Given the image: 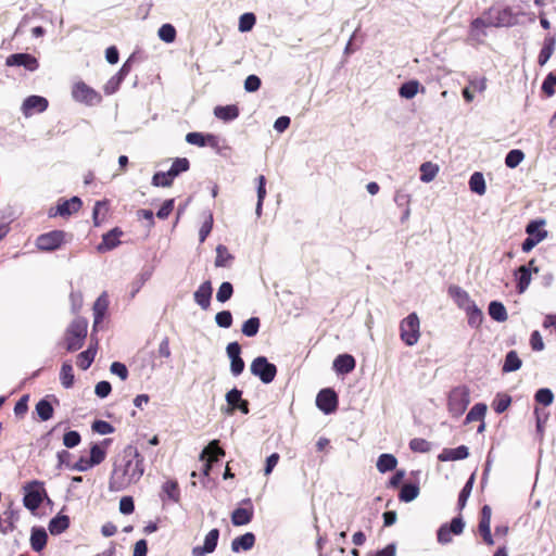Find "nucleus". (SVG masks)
<instances>
[{
    "label": "nucleus",
    "mask_w": 556,
    "mask_h": 556,
    "mask_svg": "<svg viewBox=\"0 0 556 556\" xmlns=\"http://www.w3.org/2000/svg\"><path fill=\"white\" fill-rule=\"evenodd\" d=\"M144 473V458L138 448L128 444L114 465L109 479V490L121 492L140 481Z\"/></svg>",
    "instance_id": "obj_1"
},
{
    "label": "nucleus",
    "mask_w": 556,
    "mask_h": 556,
    "mask_svg": "<svg viewBox=\"0 0 556 556\" xmlns=\"http://www.w3.org/2000/svg\"><path fill=\"white\" fill-rule=\"evenodd\" d=\"M71 239V233L61 229H55L39 235L36 238L35 245L40 252H53L61 249L63 245L70 242Z\"/></svg>",
    "instance_id": "obj_2"
},
{
    "label": "nucleus",
    "mask_w": 556,
    "mask_h": 556,
    "mask_svg": "<svg viewBox=\"0 0 556 556\" xmlns=\"http://www.w3.org/2000/svg\"><path fill=\"white\" fill-rule=\"evenodd\" d=\"M88 333V320L84 317L75 318L67 327L64 336L66 348H81Z\"/></svg>",
    "instance_id": "obj_3"
},
{
    "label": "nucleus",
    "mask_w": 556,
    "mask_h": 556,
    "mask_svg": "<svg viewBox=\"0 0 556 556\" xmlns=\"http://www.w3.org/2000/svg\"><path fill=\"white\" fill-rule=\"evenodd\" d=\"M400 336L406 345H414L420 337V320L416 313H410L400 324Z\"/></svg>",
    "instance_id": "obj_4"
},
{
    "label": "nucleus",
    "mask_w": 556,
    "mask_h": 556,
    "mask_svg": "<svg viewBox=\"0 0 556 556\" xmlns=\"http://www.w3.org/2000/svg\"><path fill=\"white\" fill-rule=\"evenodd\" d=\"M469 390L465 386L454 388L448 395V412L453 417L462 416L469 405Z\"/></svg>",
    "instance_id": "obj_5"
},
{
    "label": "nucleus",
    "mask_w": 556,
    "mask_h": 556,
    "mask_svg": "<svg viewBox=\"0 0 556 556\" xmlns=\"http://www.w3.org/2000/svg\"><path fill=\"white\" fill-rule=\"evenodd\" d=\"M24 490V506L30 511L37 510L42 503L43 496H47L43 483L35 480L25 485Z\"/></svg>",
    "instance_id": "obj_6"
},
{
    "label": "nucleus",
    "mask_w": 556,
    "mask_h": 556,
    "mask_svg": "<svg viewBox=\"0 0 556 556\" xmlns=\"http://www.w3.org/2000/svg\"><path fill=\"white\" fill-rule=\"evenodd\" d=\"M251 372L263 383H270L276 377L277 368L266 357L258 356L251 364Z\"/></svg>",
    "instance_id": "obj_7"
},
{
    "label": "nucleus",
    "mask_w": 556,
    "mask_h": 556,
    "mask_svg": "<svg viewBox=\"0 0 556 556\" xmlns=\"http://www.w3.org/2000/svg\"><path fill=\"white\" fill-rule=\"evenodd\" d=\"M83 206V201L78 197L71 199H60L55 207H51L49 211L50 217L62 216L68 217L74 213H77Z\"/></svg>",
    "instance_id": "obj_8"
},
{
    "label": "nucleus",
    "mask_w": 556,
    "mask_h": 556,
    "mask_svg": "<svg viewBox=\"0 0 556 556\" xmlns=\"http://www.w3.org/2000/svg\"><path fill=\"white\" fill-rule=\"evenodd\" d=\"M534 263L535 261L531 260L527 265H521L514 271L516 290L519 294L525 293L528 289L532 279V273L539 271V268L534 267Z\"/></svg>",
    "instance_id": "obj_9"
},
{
    "label": "nucleus",
    "mask_w": 556,
    "mask_h": 556,
    "mask_svg": "<svg viewBox=\"0 0 556 556\" xmlns=\"http://www.w3.org/2000/svg\"><path fill=\"white\" fill-rule=\"evenodd\" d=\"M73 98L76 101L92 105L101 101V96L87 84L79 81L74 85L72 90Z\"/></svg>",
    "instance_id": "obj_10"
},
{
    "label": "nucleus",
    "mask_w": 556,
    "mask_h": 556,
    "mask_svg": "<svg viewBox=\"0 0 556 556\" xmlns=\"http://www.w3.org/2000/svg\"><path fill=\"white\" fill-rule=\"evenodd\" d=\"M465 523L460 517L453 518L450 526L442 525L437 533L438 542L447 544L452 541V534L458 535L463 532Z\"/></svg>",
    "instance_id": "obj_11"
},
{
    "label": "nucleus",
    "mask_w": 556,
    "mask_h": 556,
    "mask_svg": "<svg viewBox=\"0 0 556 556\" xmlns=\"http://www.w3.org/2000/svg\"><path fill=\"white\" fill-rule=\"evenodd\" d=\"M219 535H220V532L216 528L208 531V533L204 538L203 544L192 547L191 555L192 556H206L208 554H212L217 547Z\"/></svg>",
    "instance_id": "obj_12"
},
{
    "label": "nucleus",
    "mask_w": 556,
    "mask_h": 556,
    "mask_svg": "<svg viewBox=\"0 0 556 556\" xmlns=\"http://www.w3.org/2000/svg\"><path fill=\"white\" fill-rule=\"evenodd\" d=\"M515 16L509 8L489 9V26L496 27L509 26L514 23Z\"/></svg>",
    "instance_id": "obj_13"
},
{
    "label": "nucleus",
    "mask_w": 556,
    "mask_h": 556,
    "mask_svg": "<svg viewBox=\"0 0 556 556\" xmlns=\"http://www.w3.org/2000/svg\"><path fill=\"white\" fill-rule=\"evenodd\" d=\"M317 407L325 414L333 413L338 407V395L332 389H323L316 396Z\"/></svg>",
    "instance_id": "obj_14"
},
{
    "label": "nucleus",
    "mask_w": 556,
    "mask_h": 556,
    "mask_svg": "<svg viewBox=\"0 0 556 556\" xmlns=\"http://www.w3.org/2000/svg\"><path fill=\"white\" fill-rule=\"evenodd\" d=\"M7 66H23L27 71L34 72L39 67L38 60L29 53H14L7 58Z\"/></svg>",
    "instance_id": "obj_15"
},
{
    "label": "nucleus",
    "mask_w": 556,
    "mask_h": 556,
    "mask_svg": "<svg viewBox=\"0 0 556 556\" xmlns=\"http://www.w3.org/2000/svg\"><path fill=\"white\" fill-rule=\"evenodd\" d=\"M225 452L224 450L218 445V441L214 440L212 441L202 452L200 455V459L204 460L206 457V463L204 464V475L208 476V472L212 468V464L214 462L218 460L219 456H224Z\"/></svg>",
    "instance_id": "obj_16"
},
{
    "label": "nucleus",
    "mask_w": 556,
    "mask_h": 556,
    "mask_svg": "<svg viewBox=\"0 0 556 556\" xmlns=\"http://www.w3.org/2000/svg\"><path fill=\"white\" fill-rule=\"evenodd\" d=\"M109 304L110 301L106 292H103L93 303V331H96L103 321L109 308Z\"/></svg>",
    "instance_id": "obj_17"
},
{
    "label": "nucleus",
    "mask_w": 556,
    "mask_h": 556,
    "mask_svg": "<svg viewBox=\"0 0 556 556\" xmlns=\"http://www.w3.org/2000/svg\"><path fill=\"white\" fill-rule=\"evenodd\" d=\"M48 100L40 96H29L23 102V112L26 116L33 115L34 113H41L48 108Z\"/></svg>",
    "instance_id": "obj_18"
},
{
    "label": "nucleus",
    "mask_w": 556,
    "mask_h": 556,
    "mask_svg": "<svg viewBox=\"0 0 556 556\" xmlns=\"http://www.w3.org/2000/svg\"><path fill=\"white\" fill-rule=\"evenodd\" d=\"M212 283L210 280L204 281L200 285L198 290L194 292V301L199 304L203 309H207L211 305L212 299Z\"/></svg>",
    "instance_id": "obj_19"
},
{
    "label": "nucleus",
    "mask_w": 556,
    "mask_h": 556,
    "mask_svg": "<svg viewBox=\"0 0 556 556\" xmlns=\"http://www.w3.org/2000/svg\"><path fill=\"white\" fill-rule=\"evenodd\" d=\"M447 293L454 300L457 306L464 311L469 309V306L473 304L468 293L458 286H450Z\"/></svg>",
    "instance_id": "obj_20"
},
{
    "label": "nucleus",
    "mask_w": 556,
    "mask_h": 556,
    "mask_svg": "<svg viewBox=\"0 0 556 556\" xmlns=\"http://www.w3.org/2000/svg\"><path fill=\"white\" fill-rule=\"evenodd\" d=\"M20 519L18 510L9 508L0 516V532L8 534L15 528V522Z\"/></svg>",
    "instance_id": "obj_21"
},
{
    "label": "nucleus",
    "mask_w": 556,
    "mask_h": 556,
    "mask_svg": "<svg viewBox=\"0 0 556 556\" xmlns=\"http://www.w3.org/2000/svg\"><path fill=\"white\" fill-rule=\"evenodd\" d=\"M355 368V359L350 354H341L333 362V369L339 375H346Z\"/></svg>",
    "instance_id": "obj_22"
},
{
    "label": "nucleus",
    "mask_w": 556,
    "mask_h": 556,
    "mask_svg": "<svg viewBox=\"0 0 556 556\" xmlns=\"http://www.w3.org/2000/svg\"><path fill=\"white\" fill-rule=\"evenodd\" d=\"M255 544V535L252 532H247L243 535L237 536L231 542V551L239 553L241 551H250Z\"/></svg>",
    "instance_id": "obj_23"
},
{
    "label": "nucleus",
    "mask_w": 556,
    "mask_h": 556,
    "mask_svg": "<svg viewBox=\"0 0 556 556\" xmlns=\"http://www.w3.org/2000/svg\"><path fill=\"white\" fill-rule=\"evenodd\" d=\"M186 141L190 144H194L198 147H216L217 146V139L214 135H203L202 132H189L186 136Z\"/></svg>",
    "instance_id": "obj_24"
},
{
    "label": "nucleus",
    "mask_w": 556,
    "mask_h": 556,
    "mask_svg": "<svg viewBox=\"0 0 556 556\" xmlns=\"http://www.w3.org/2000/svg\"><path fill=\"white\" fill-rule=\"evenodd\" d=\"M468 447L465 445L455 448H444L438 456L441 462L460 460L468 456Z\"/></svg>",
    "instance_id": "obj_25"
},
{
    "label": "nucleus",
    "mask_w": 556,
    "mask_h": 556,
    "mask_svg": "<svg viewBox=\"0 0 556 556\" xmlns=\"http://www.w3.org/2000/svg\"><path fill=\"white\" fill-rule=\"evenodd\" d=\"M122 235L123 231L117 227L104 233L99 250H112L116 248L121 243L119 238Z\"/></svg>",
    "instance_id": "obj_26"
},
{
    "label": "nucleus",
    "mask_w": 556,
    "mask_h": 556,
    "mask_svg": "<svg viewBox=\"0 0 556 556\" xmlns=\"http://www.w3.org/2000/svg\"><path fill=\"white\" fill-rule=\"evenodd\" d=\"M161 498H162L163 502H165L166 498L172 501V502H174V503H177L179 501V498H180V490H179L177 481H175V480H167L162 485Z\"/></svg>",
    "instance_id": "obj_27"
},
{
    "label": "nucleus",
    "mask_w": 556,
    "mask_h": 556,
    "mask_svg": "<svg viewBox=\"0 0 556 556\" xmlns=\"http://www.w3.org/2000/svg\"><path fill=\"white\" fill-rule=\"evenodd\" d=\"M253 518V508H236L231 514V522L233 526H245L251 522Z\"/></svg>",
    "instance_id": "obj_28"
},
{
    "label": "nucleus",
    "mask_w": 556,
    "mask_h": 556,
    "mask_svg": "<svg viewBox=\"0 0 556 556\" xmlns=\"http://www.w3.org/2000/svg\"><path fill=\"white\" fill-rule=\"evenodd\" d=\"M556 45V39L554 36H547L544 39L543 47L539 53L538 56V63L543 66L547 63V61L551 59L552 54L554 53Z\"/></svg>",
    "instance_id": "obj_29"
},
{
    "label": "nucleus",
    "mask_w": 556,
    "mask_h": 556,
    "mask_svg": "<svg viewBox=\"0 0 556 556\" xmlns=\"http://www.w3.org/2000/svg\"><path fill=\"white\" fill-rule=\"evenodd\" d=\"M214 115L224 122L233 121L239 116V108L235 104L219 105L214 109Z\"/></svg>",
    "instance_id": "obj_30"
},
{
    "label": "nucleus",
    "mask_w": 556,
    "mask_h": 556,
    "mask_svg": "<svg viewBox=\"0 0 556 556\" xmlns=\"http://www.w3.org/2000/svg\"><path fill=\"white\" fill-rule=\"evenodd\" d=\"M48 535L43 528H33L30 535V545L35 552H40L47 544Z\"/></svg>",
    "instance_id": "obj_31"
},
{
    "label": "nucleus",
    "mask_w": 556,
    "mask_h": 556,
    "mask_svg": "<svg viewBox=\"0 0 556 556\" xmlns=\"http://www.w3.org/2000/svg\"><path fill=\"white\" fill-rule=\"evenodd\" d=\"M70 527V518L66 515H58L53 517L48 526L52 535H59Z\"/></svg>",
    "instance_id": "obj_32"
},
{
    "label": "nucleus",
    "mask_w": 556,
    "mask_h": 556,
    "mask_svg": "<svg viewBox=\"0 0 556 556\" xmlns=\"http://www.w3.org/2000/svg\"><path fill=\"white\" fill-rule=\"evenodd\" d=\"M489 316L498 323H503L507 319L506 307L500 301H491L489 303Z\"/></svg>",
    "instance_id": "obj_33"
},
{
    "label": "nucleus",
    "mask_w": 556,
    "mask_h": 556,
    "mask_svg": "<svg viewBox=\"0 0 556 556\" xmlns=\"http://www.w3.org/2000/svg\"><path fill=\"white\" fill-rule=\"evenodd\" d=\"M60 381L65 389H71L74 386V370L71 362H64L60 371Z\"/></svg>",
    "instance_id": "obj_34"
},
{
    "label": "nucleus",
    "mask_w": 556,
    "mask_h": 556,
    "mask_svg": "<svg viewBox=\"0 0 556 556\" xmlns=\"http://www.w3.org/2000/svg\"><path fill=\"white\" fill-rule=\"evenodd\" d=\"M396 465L397 459L392 454H381L377 460V469L381 473L395 469Z\"/></svg>",
    "instance_id": "obj_35"
},
{
    "label": "nucleus",
    "mask_w": 556,
    "mask_h": 556,
    "mask_svg": "<svg viewBox=\"0 0 556 556\" xmlns=\"http://www.w3.org/2000/svg\"><path fill=\"white\" fill-rule=\"evenodd\" d=\"M241 350H227L230 358V369L233 376H239L244 369V362L240 356Z\"/></svg>",
    "instance_id": "obj_36"
},
{
    "label": "nucleus",
    "mask_w": 556,
    "mask_h": 556,
    "mask_svg": "<svg viewBox=\"0 0 556 556\" xmlns=\"http://www.w3.org/2000/svg\"><path fill=\"white\" fill-rule=\"evenodd\" d=\"M419 495V486L416 483H406L402 486L399 498L402 502L409 503Z\"/></svg>",
    "instance_id": "obj_37"
},
{
    "label": "nucleus",
    "mask_w": 556,
    "mask_h": 556,
    "mask_svg": "<svg viewBox=\"0 0 556 556\" xmlns=\"http://www.w3.org/2000/svg\"><path fill=\"white\" fill-rule=\"evenodd\" d=\"M36 413L42 421H47L53 416V407L48 400L42 399L36 404Z\"/></svg>",
    "instance_id": "obj_38"
},
{
    "label": "nucleus",
    "mask_w": 556,
    "mask_h": 556,
    "mask_svg": "<svg viewBox=\"0 0 556 556\" xmlns=\"http://www.w3.org/2000/svg\"><path fill=\"white\" fill-rule=\"evenodd\" d=\"M439 172V167L437 164L431 162L422 163L420 166V179L424 182H430L434 179Z\"/></svg>",
    "instance_id": "obj_39"
},
{
    "label": "nucleus",
    "mask_w": 556,
    "mask_h": 556,
    "mask_svg": "<svg viewBox=\"0 0 556 556\" xmlns=\"http://www.w3.org/2000/svg\"><path fill=\"white\" fill-rule=\"evenodd\" d=\"M96 354L97 350H84L81 353L77 355V366L83 370L88 369L93 363Z\"/></svg>",
    "instance_id": "obj_40"
},
{
    "label": "nucleus",
    "mask_w": 556,
    "mask_h": 556,
    "mask_svg": "<svg viewBox=\"0 0 556 556\" xmlns=\"http://www.w3.org/2000/svg\"><path fill=\"white\" fill-rule=\"evenodd\" d=\"M242 401V391L233 388L226 394V402L228 404L227 413L231 414L233 410L237 409V406Z\"/></svg>",
    "instance_id": "obj_41"
},
{
    "label": "nucleus",
    "mask_w": 556,
    "mask_h": 556,
    "mask_svg": "<svg viewBox=\"0 0 556 556\" xmlns=\"http://www.w3.org/2000/svg\"><path fill=\"white\" fill-rule=\"evenodd\" d=\"M109 207L106 201H97L93 206L92 218L96 226H99L106 217Z\"/></svg>",
    "instance_id": "obj_42"
},
{
    "label": "nucleus",
    "mask_w": 556,
    "mask_h": 556,
    "mask_svg": "<svg viewBox=\"0 0 556 556\" xmlns=\"http://www.w3.org/2000/svg\"><path fill=\"white\" fill-rule=\"evenodd\" d=\"M469 188L472 192L478 194H483L485 191V181L483 174L480 172H476L471 175L469 180Z\"/></svg>",
    "instance_id": "obj_43"
},
{
    "label": "nucleus",
    "mask_w": 556,
    "mask_h": 556,
    "mask_svg": "<svg viewBox=\"0 0 556 556\" xmlns=\"http://www.w3.org/2000/svg\"><path fill=\"white\" fill-rule=\"evenodd\" d=\"M419 86L420 84L418 80H409L400 87L399 94L402 98L412 99L417 94Z\"/></svg>",
    "instance_id": "obj_44"
},
{
    "label": "nucleus",
    "mask_w": 556,
    "mask_h": 556,
    "mask_svg": "<svg viewBox=\"0 0 556 556\" xmlns=\"http://www.w3.org/2000/svg\"><path fill=\"white\" fill-rule=\"evenodd\" d=\"M465 312L468 318V324L471 327H479L482 324V311L478 308L475 303L471 306H469V309H465Z\"/></svg>",
    "instance_id": "obj_45"
},
{
    "label": "nucleus",
    "mask_w": 556,
    "mask_h": 556,
    "mask_svg": "<svg viewBox=\"0 0 556 556\" xmlns=\"http://www.w3.org/2000/svg\"><path fill=\"white\" fill-rule=\"evenodd\" d=\"M525 159V153L519 149L510 150L505 157V165L508 168L517 167Z\"/></svg>",
    "instance_id": "obj_46"
},
{
    "label": "nucleus",
    "mask_w": 556,
    "mask_h": 556,
    "mask_svg": "<svg viewBox=\"0 0 556 556\" xmlns=\"http://www.w3.org/2000/svg\"><path fill=\"white\" fill-rule=\"evenodd\" d=\"M521 366V361L516 354L515 351H510L505 358L504 365H503V371L504 372H510L519 369Z\"/></svg>",
    "instance_id": "obj_47"
},
{
    "label": "nucleus",
    "mask_w": 556,
    "mask_h": 556,
    "mask_svg": "<svg viewBox=\"0 0 556 556\" xmlns=\"http://www.w3.org/2000/svg\"><path fill=\"white\" fill-rule=\"evenodd\" d=\"M547 237V231L542 230V232H538L535 237H527L522 244L521 250L523 252H530L536 244L543 241Z\"/></svg>",
    "instance_id": "obj_48"
},
{
    "label": "nucleus",
    "mask_w": 556,
    "mask_h": 556,
    "mask_svg": "<svg viewBox=\"0 0 556 556\" xmlns=\"http://www.w3.org/2000/svg\"><path fill=\"white\" fill-rule=\"evenodd\" d=\"M230 260H232V255L228 252V249L225 245L219 244L216 248L215 266L226 267Z\"/></svg>",
    "instance_id": "obj_49"
},
{
    "label": "nucleus",
    "mask_w": 556,
    "mask_h": 556,
    "mask_svg": "<svg viewBox=\"0 0 556 556\" xmlns=\"http://www.w3.org/2000/svg\"><path fill=\"white\" fill-rule=\"evenodd\" d=\"M511 397L508 394H497L493 400L492 406L497 414L504 413L510 405Z\"/></svg>",
    "instance_id": "obj_50"
},
{
    "label": "nucleus",
    "mask_w": 556,
    "mask_h": 556,
    "mask_svg": "<svg viewBox=\"0 0 556 556\" xmlns=\"http://www.w3.org/2000/svg\"><path fill=\"white\" fill-rule=\"evenodd\" d=\"M106 456V452L99 444H93L90 448L89 463L92 467L101 464Z\"/></svg>",
    "instance_id": "obj_51"
},
{
    "label": "nucleus",
    "mask_w": 556,
    "mask_h": 556,
    "mask_svg": "<svg viewBox=\"0 0 556 556\" xmlns=\"http://www.w3.org/2000/svg\"><path fill=\"white\" fill-rule=\"evenodd\" d=\"M174 177L169 172H157L152 177V185L155 187H169L172 186Z\"/></svg>",
    "instance_id": "obj_52"
},
{
    "label": "nucleus",
    "mask_w": 556,
    "mask_h": 556,
    "mask_svg": "<svg viewBox=\"0 0 556 556\" xmlns=\"http://www.w3.org/2000/svg\"><path fill=\"white\" fill-rule=\"evenodd\" d=\"M189 166H190V163H189L188 159H186V157H178V159H176L173 162V164H172L170 168L168 169V172L175 178L180 173L188 170Z\"/></svg>",
    "instance_id": "obj_53"
},
{
    "label": "nucleus",
    "mask_w": 556,
    "mask_h": 556,
    "mask_svg": "<svg viewBox=\"0 0 556 556\" xmlns=\"http://www.w3.org/2000/svg\"><path fill=\"white\" fill-rule=\"evenodd\" d=\"M257 204H256V213L257 215H261L263 201L266 197V178L265 176L261 175L257 178Z\"/></svg>",
    "instance_id": "obj_54"
},
{
    "label": "nucleus",
    "mask_w": 556,
    "mask_h": 556,
    "mask_svg": "<svg viewBox=\"0 0 556 556\" xmlns=\"http://www.w3.org/2000/svg\"><path fill=\"white\" fill-rule=\"evenodd\" d=\"M486 405L483 403L476 404L467 414L466 422L469 424L471 421L481 420L485 414Z\"/></svg>",
    "instance_id": "obj_55"
},
{
    "label": "nucleus",
    "mask_w": 556,
    "mask_h": 556,
    "mask_svg": "<svg viewBox=\"0 0 556 556\" xmlns=\"http://www.w3.org/2000/svg\"><path fill=\"white\" fill-rule=\"evenodd\" d=\"M159 37L167 42V43H170L173 41H175L176 39V29L173 25L170 24H164L160 27L159 29Z\"/></svg>",
    "instance_id": "obj_56"
},
{
    "label": "nucleus",
    "mask_w": 556,
    "mask_h": 556,
    "mask_svg": "<svg viewBox=\"0 0 556 556\" xmlns=\"http://www.w3.org/2000/svg\"><path fill=\"white\" fill-rule=\"evenodd\" d=\"M232 293H233V287L230 282H223L219 288H218V291L216 293V300L220 303H225L226 301H228L231 296H232Z\"/></svg>",
    "instance_id": "obj_57"
},
{
    "label": "nucleus",
    "mask_w": 556,
    "mask_h": 556,
    "mask_svg": "<svg viewBox=\"0 0 556 556\" xmlns=\"http://www.w3.org/2000/svg\"><path fill=\"white\" fill-rule=\"evenodd\" d=\"M256 17L253 13H244L239 18V30L241 33L250 31L255 25Z\"/></svg>",
    "instance_id": "obj_58"
},
{
    "label": "nucleus",
    "mask_w": 556,
    "mask_h": 556,
    "mask_svg": "<svg viewBox=\"0 0 556 556\" xmlns=\"http://www.w3.org/2000/svg\"><path fill=\"white\" fill-rule=\"evenodd\" d=\"M260 328V319L257 317H251L244 321L242 326V333L247 337H253L257 333Z\"/></svg>",
    "instance_id": "obj_59"
},
{
    "label": "nucleus",
    "mask_w": 556,
    "mask_h": 556,
    "mask_svg": "<svg viewBox=\"0 0 556 556\" xmlns=\"http://www.w3.org/2000/svg\"><path fill=\"white\" fill-rule=\"evenodd\" d=\"M483 84L482 83H471L469 86H467L466 88H464L463 90V97L465 98V100L467 102H471L475 98V93L476 92H479V93H482L483 92Z\"/></svg>",
    "instance_id": "obj_60"
},
{
    "label": "nucleus",
    "mask_w": 556,
    "mask_h": 556,
    "mask_svg": "<svg viewBox=\"0 0 556 556\" xmlns=\"http://www.w3.org/2000/svg\"><path fill=\"white\" fill-rule=\"evenodd\" d=\"M535 401L544 406H548L554 401L553 392L547 388H542L535 393Z\"/></svg>",
    "instance_id": "obj_61"
},
{
    "label": "nucleus",
    "mask_w": 556,
    "mask_h": 556,
    "mask_svg": "<svg viewBox=\"0 0 556 556\" xmlns=\"http://www.w3.org/2000/svg\"><path fill=\"white\" fill-rule=\"evenodd\" d=\"M409 447L414 452L427 453L430 451L431 444H430V442H428L425 439L415 438V439L410 440Z\"/></svg>",
    "instance_id": "obj_62"
},
{
    "label": "nucleus",
    "mask_w": 556,
    "mask_h": 556,
    "mask_svg": "<svg viewBox=\"0 0 556 556\" xmlns=\"http://www.w3.org/2000/svg\"><path fill=\"white\" fill-rule=\"evenodd\" d=\"M91 429L102 435L110 434L114 432V427L105 421V420H96L93 421Z\"/></svg>",
    "instance_id": "obj_63"
},
{
    "label": "nucleus",
    "mask_w": 556,
    "mask_h": 556,
    "mask_svg": "<svg viewBox=\"0 0 556 556\" xmlns=\"http://www.w3.org/2000/svg\"><path fill=\"white\" fill-rule=\"evenodd\" d=\"M555 87H556V74L549 73L542 84V90L547 96H553L555 93Z\"/></svg>",
    "instance_id": "obj_64"
}]
</instances>
